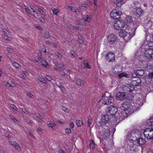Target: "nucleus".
<instances>
[{"mask_svg":"<svg viewBox=\"0 0 153 153\" xmlns=\"http://www.w3.org/2000/svg\"><path fill=\"white\" fill-rule=\"evenodd\" d=\"M109 120V117L108 115L104 114L102 115L101 121L99 122V126H102L104 128L107 127L105 125L108 123Z\"/></svg>","mask_w":153,"mask_h":153,"instance_id":"f257e3e1","label":"nucleus"},{"mask_svg":"<svg viewBox=\"0 0 153 153\" xmlns=\"http://www.w3.org/2000/svg\"><path fill=\"white\" fill-rule=\"evenodd\" d=\"M143 134L145 137L149 139H152L153 138V128H147L144 130Z\"/></svg>","mask_w":153,"mask_h":153,"instance_id":"f03ea898","label":"nucleus"},{"mask_svg":"<svg viewBox=\"0 0 153 153\" xmlns=\"http://www.w3.org/2000/svg\"><path fill=\"white\" fill-rule=\"evenodd\" d=\"M125 26V23L123 21H117L114 24V27L115 29L118 30H122Z\"/></svg>","mask_w":153,"mask_h":153,"instance_id":"7ed1b4c3","label":"nucleus"},{"mask_svg":"<svg viewBox=\"0 0 153 153\" xmlns=\"http://www.w3.org/2000/svg\"><path fill=\"white\" fill-rule=\"evenodd\" d=\"M121 14V11L115 9L112 10L110 15L111 18L114 20H117L120 18Z\"/></svg>","mask_w":153,"mask_h":153,"instance_id":"20e7f679","label":"nucleus"},{"mask_svg":"<svg viewBox=\"0 0 153 153\" xmlns=\"http://www.w3.org/2000/svg\"><path fill=\"white\" fill-rule=\"evenodd\" d=\"M117 109L116 107L114 106H111L108 107L106 111L107 113L110 115L114 116L116 113Z\"/></svg>","mask_w":153,"mask_h":153,"instance_id":"39448f33","label":"nucleus"},{"mask_svg":"<svg viewBox=\"0 0 153 153\" xmlns=\"http://www.w3.org/2000/svg\"><path fill=\"white\" fill-rule=\"evenodd\" d=\"M131 106L130 102H124L121 104L120 108L121 110L125 111L129 109Z\"/></svg>","mask_w":153,"mask_h":153,"instance_id":"423d86ee","label":"nucleus"},{"mask_svg":"<svg viewBox=\"0 0 153 153\" xmlns=\"http://www.w3.org/2000/svg\"><path fill=\"white\" fill-rule=\"evenodd\" d=\"M106 60L109 62H113L115 60V55L113 53L109 52L105 55Z\"/></svg>","mask_w":153,"mask_h":153,"instance_id":"0eeeda50","label":"nucleus"},{"mask_svg":"<svg viewBox=\"0 0 153 153\" xmlns=\"http://www.w3.org/2000/svg\"><path fill=\"white\" fill-rule=\"evenodd\" d=\"M26 11L28 13H30L31 15L33 16L35 18H37V17L38 16V15L36 11L30 7H27L25 8Z\"/></svg>","mask_w":153,"mask_h":153,"instance_id":"6e6552de","label":"nucleus"},{"mask_svg":"<svg viewBox=\"0 0 153 153\" xmlns=\"http://www.w3.org/2000/svg\"><path fill=\"white\" fill-rule=\"evenodd\" d=\"M119 35L120 36L123 38H125V39L128 40L130 39L131 38V37L130 36V34L129 33L125 30L120 31L119 32Z\"/></svg>","mask_w":153,"mask_h":153,"instance_id":"1a4fd4ad","label":"nucleus"},{"mask_svg":"<svg viewBox=\"0 0 153 153\" xmlns=\"http://www.w3.org/2000/svg\"><path fill=\"white\" fill-rule=\"evenodd\" d=\"M126 96L125 92H118L116 94V98L117 100H123L125 99Z\"/></svg>","mask_w":153,"mask_h":153,"instance_id":"9d476101","label":"nucleus"},{"mask_svg":"<svg viewBox=\"0 0 153 153\" xmlns=\"http://www.w3.org/2000/svg\"><path fill=\"white\" fill-rule=\"evenodd\" d=\"M141 81L140 78L134 77L131 82V84L133 86H139L141 85Z\"/></svg>","mask_w":153,"mask_h":153,"instance_id":"9b49d317","label":"nucleus"},{"mask_svg":"<svg viewBox=\"0 0 153 153\" xmlns=\"http://www.w3.org/2000/svg\"><path fill=\"white\" fill-rule=\"evenodd\" d=\"M134 73L136 75V76H132L134 77L136 76L138 77L142 76L145 77L146 76V74L145 73V72L143 70H135L134 71Z\"/></svg>","mask_w":153,"mask_h":153,"instance_id":"f8f14e48","label":"nucleus"},{"mask_svg":"<svg viewBox=\"0 0 153 153\" xmlns=\"http://www.w3.org/2000/svg\"><path fill=\"white\" fill-rule=\"evenodd\" d=\"M134 14L137 17H140L143 15L144 12L143 10L140 7L135 8L133 10Z\"/></svg>","mask_w":153,"mask_h":153,"instance_id":"ddd939ff","label":"nucleus"},{"mask_svg":"<svg viewBox=\"0 0 153 153\" xmlns=\"http://www.w3.org/2000/svg\"><path fill=\"white\" fill-rule=\"evenodd\" d=\"M117 39L116 36L113 34H111L107 37L108 42L111 44H114Z\"/></svg>","mask_w":153,"mask_h":153,"instance_id":"4468645a","label":"nucleus"},{"mask_svg":"<svg viewBox=\"0 0 153 153\" xmlns=\"http://www.w3.org/2000/svg\"><path fill=\"white\" fill-rule=\"evenodd\" d=\"M145 56L148 59H153V50H147L144 53Z\"/></svg>","mask_w":153,"mask_h":153,"instance_id":"2eb2a0df","label":"nucleus"},{"mask_svg":"<svg viewBox=\"0 0 153 153\" xmlns=\"http://www.w3.org/2000/svg\"><path fill=\"white\" fill-rule=\"evenodd\" d=\"M134 90V88L129 84L125 85L123 87V90L125 92L128 93L129 92L131 93Z\"/></svg>","mask_w":153,"mask_h":153,"instance_id":"dca6fc26","label":"nucleus"},{"mask_svg":"<svg viewBox=\"0 0 153 153\" xmlns=\"http://www.w3.org/2000/svg\"><path fill=\"white\" fill-rule=\"evenodd\" d=\"M107 127H105L104 128L105 130L104 131V132L102 131L101 133H101V135H102V138L103 139H106L110 135V131L108 129Z\"/></svg>","mask_w":153,"mask_h":153,"instance_id":"f3484780","label":"nucleus"},{"mask_svg":"<svg viewBox=\"0 0 153 153\" xmlns=\"http://www.w3.org/2000/svg\"><path fill=\"white\" fill-rule=\"evenodd\" d=\"M127 136L130 140L135 141L137 140V138L136 137L135 134L134 133H128Z\"/></svg>","mask_w":153,"mask_h":153,"instance_id":"a211bd4d","label":"nucleus"},{"mask_svg":"<svg viewBox=\"0 0 153 153\" xmlns=\"http://www.w3.org/2000/svg\"><path fill=\"white\" fill-rule=\"evenodd\" d=\"M14 83L11 79H9L6 84V86L8 89H10L11 88L14 87Z\"/></svg>","mask_w":153,"mask_h":153,"instance_id":"6ab92c4d","label":"nucleus"},{"mask_svg":"<svg viewBox=\"0 0 153 153\" xmlns=\"http://www.w3.org/2000/svg\"><path fill=\"white\" fill-rule=\"evenodd\" d=\"M114 98L112 96H111L109 97L108 98L106 101H104L103 103L104 105H108L112 103L114 101Z\"/></svg>","mask_w":153,"mask_h":153,"instance_id":"aec40b11","label":"nucleus"},{"mask_svg":"<svg viewBox=\"0 0 153 153\" xmlns=\"http://www.w3.org/2000/svg\"><path fill=\"white\" fill-rule=\"evenodd\" d=\"M114 3H115L117 7H120L123 3V0H114Z\"/></svg>","mask_w":153,"mask_h":153,"instance_id":"412c9836","label":"nucleus"},{"mask_svg":"<svg viewBox=\"0 0 153 153\" xmlns=\"http://www.w3.org/2000/svg\"><path fill=\"white\" fill-rule=\"evenodd\" d=\"M134 97V95L131 93H130V94L127 93L126 95L125 99H126L127 100L130 101L132 100Z\"/></svg>","mask_w":153,"mask_h":153,"instance_id":"4be33fe9","label":"nucleus"},{"mask_svg":"<svg viewBox=\"0 0 153 153\" xmlns=\"http://www.w3.org/2000/svg\"><path fill=\"white\" fill-rule=\"evenodd\" d=\"M125 21L127 23H128L129 24H130L133 22V19L131 16H128L126 18Z\"/></svg>","mask_w":153,"mask_h":153,"instance_id":"5701e85b","label":"nucleus"},{"mask_svg":"<svg viewBox=\"0 0 153 153\" xmlns=\"http://www.w3.org/2000/svg\"><path fill=\"white\" fill-rule=\"evenodd\" d=\"M76 83L78 86H80L82 87L83 86L84 83H82V80L81 79L79 78L76 79Z\"/></svg>","mask_w":153,"mask_h":153,"instance_id":"b1692460","label":"nucleus"},{"mask_svg":"<svg viewBox=\"0 0 153 153\" xmlns=\"http://www.w3.org/2000/svg\"><path fill=\"white\" fill-rule=\"evenodd\" d=\"M137 143H138L140 145H143L145 144L146 143V141L142 138H140L139 139H137Z\"/></svg>","mask_w":153,"mask_h":153,"instance_id":"393cba45","label":"nucleus"},{"mask_svg":"<svg viewBox=\"0 0 153 153\" xmlns=\"http://www.w3.org/2000/svg\"><path fill=\"white\" fill-rule=\"evenodd\" d=\"M118 76L120 79L124 76L127 78L129 77L128 76L127 74L126 73H120L118 75Z\"/></svg>","mask_w":153,"mask_h":153,"instance_id":"a878e982","label":"nucleus"},{"mask_svg":"<svg viewBox=\"0 0 153 153\" xmlns=\"http://www.w3.org/2000/svg\"><path fill=\"white\" fill-rule=\"evenodd\" d=\"M68 9H70L71 11H72L73 12H75L76 13H77V12L78 13H79V11H77L78 10L76 9L74 7H72V6H68L67 7Z\"/></svg>","mask_w":153,"mask_h":153,"instance_id":"bb28decb","label":"nucleus"},{"mask_svg":"<svg viewBox=\"0 0 153 153\" xmlns=\"http://www.w3.org/2000/svg\"><path fill=\"white\" fill-rule=\"evenodd\" d=\"M110 94L107 92H106L103 94L101 96V98L100 100H99V102L102 99V98L104 97V96L106 97H109L110 96Z\"/></svg>","mask_w":153,"mask_h":153,"instance_id":"cd10ccee","label":"nucleus"},{"mask_svg":"<svg viewBox=\"0 0 153 153\" xmlns=\"http://www.w3.org/2000/svg\"><path fill=\"white\" fill-rule=\"evenodd\" d=\"M83 19L84 22L87 21L89 22L91 20V18L89 17L88 15H86L85 16L84 18Z\"/></svg>","mask_w":153,"mask_h":153,"instance_id":"c85d7f7f","label":"nucleus"},{"mask_svg":"<svg viewBox=\"0 0 153 153\" xmlns=\"http://www.w3.org/2000/svg\"><path fill=\"white\" fill-rule=\"evenodd\" d=\"M48 126L52 128L53 129H55L56 128V125L54 123H50L48 124Z\"/></svg>","mask_w":153,"mask_h":153,"instance_id":"c756f323","label":"nucleus"},{"mask_svg":"<svg viewBox=\"0 0 153 153\" xmlns=\"http://www.w3.org/2000/svg\"><path fill=\"white\" fill-rule=\"evenodd\" d=\"M152 118V117H151L149 119L147 123L148 125H149V126L153 127V120L151 121Z\"/></svg>","mask_w":153,"mask_h":153,"instance_id":"7c9ffc66","label":"nucleus"},{"mask_svg":"<svg viewBox=\"0 0 153 153\" xmlns=\"http://www.w3.org/2000/svg\"><path fill=\"white\" fill-rule=\"evenodd\" d=\"M92 122V118L91 117L89 116L88 117V126H90Z\"/></svg>","mask_w":153,"mask_h":153,"instance_id":"2f4dec72","label":"nucleus"},{"mask_svg":"<svg viewBox=\"0 0 153 153\" xmlns=\"http://www.w3.org/2000/svg\"><path fill=\"white\" fill-rule=\"evenodd\" d=\"M134 27L135 28H137V27L139 26L140 23L139 21L138 20H136L134 23H133Z\"/></svg>","mask_w":153,"mask_h":153,"instance_id":"473e14b6","label":"nucleus"},{"mask_svg":"<svg viewBox=\"0 0 153 153\" xmlns=\"http://www.w3.org/2000/svg\"><path fill=\"white\" fill-rule=\"evenodd\" d=\"M52 10L53 12V14L56 16L58 15V13L59 11L58 9L53 8V9H52Z\"/></svg>","mask_w":153,"mask_h":153,"instance_id":"72a5a7b5","label":"nucleus"},{"mask_svg":"<svg viewBox=\"0 0 153 153\" xmlns=\"http://www.w3.org/2000/svg\"><path fill=\"white\" fill-rule=\"evenodd\" d=\"M35 115L37 117L38 119V120L39 122H41L42 121V119L40 117L41 116L39 114V113H36L35 114Z\"/></svg>","mask_w":153,"mask_h":153,"instance_id":"f704fd0d","label":"nucleus"},{"mask_svg":"<svg viewBox=\"0 0 153 153\" xmlns=\"http://www.w3.org/2000/svg\"><path fill=\"white\" fill-rule=\"evenodd\" d=\"M76 124L78 127H80L81 126L82 121L79 120H77L76 121Z\"/></svg>","mask_w":153,"mask_h":153,"instance_id":"c9c22d12","label":"nucleus"},{"mask_svg":"<svg viewBox=\"0 0 153 153\" xmlns=\"http://www.w3.org/2000/svg\"><path fill=\"white\" fill-rule=\"evenodd\" d=\"M36 9L39 12L41 13L44 16H45L46 15V14H45L43 13L44 12L40 8L38 7L37 8H36Z\"/></svg>","mask_w":153,"mask_h":153,"instance_id":"e433bc0d","label":"nucleus"},{"mask_svg":"<svg viewBox=\"0 0 153 153\" xmlns=\"http://www.w3.org/2000/svg\"><path fill=\"white\" fill-rule=\"evenodd\" d=\"M16 149L18 150L19 151H21V148L20 146H19V144L18 143L14 147Z\"/></svg>","mask_w":153,"mask_h":153,"instance_id":"4c0bfd02","label":"nucleus"},{"mask_svg":"<svg viewBox=\"0 0 153 153\" xmlns=\"http://www.w3.org/2000/svg\"><path fill=\"white\" fill-rule=\"evenodd\" d=\"M9 144L13 146L14 147L17 143L15 141H10L9 142Z\"/></svg>","mask_w":153,"mask_h":153,"instance_id":"58836bf2","label":"nucleus"},{"mask_svg":"<svg viewBox=\"0 0 153 153\" xmlns=\"http://www.w3.org/2000/svg\"><path fill=\"white\" fill-rule=\"evenodd\" d=\"M42 65L44 67H46L48 65L47 61H44L42 62Z\"/></svg>","mask_w":153,"mask_h":153,"instance_id":"ea45409f","label":"nucleus"},{"mask_svg":"<svg viewBox=\"0 0 153 153\" xmlns=\"http://www.w3.org/2000/svg\"><path fill=\"white\" fill-rule=\"evenodd\" d=\"M55 55L58 57L59 59H61L62 57V55L58 52L55 53Z\"/></svg>","mask_w":153,"mask_h":153,"instance_id":"a19ab883","label":"nucleus"},{"mask_svg":"<svg viewBox=\"0 0 153 153\" xmlns=\"http://www.w3.org/2000/svg\"><path fill=\"white\" fill-rule=\"evenodd\" d=\"M56 64L57 65V68H61L62 67H63L64 66V65L62 63H57Z\"/></svg>","mask_w":153,"mask_h":153,"instance_id":"79ce46f5","label":"nucleus"},{"mask_svg":"<svg viewBox=\"0 0 153 153\" xmlns=\"http://www.w3.org/2000/svg\"><path fill=\"white\" fill-rule=\"evenodd\" d=\"M65 132L66 133H70L71 132V130L69 128H67L65 130Z\"/></svg>","mask_w":153,"mask_h":153,"instance_id":"37998d69","label":"nucleus"},{"mask_svg":"<svg viewBox=\"0 0 153 153\" xmlns=\"http://www.w3.org/2000/svg\"><path fill=\"white\" fill-rule=\"evenodd\" d=\"M39 20L40 21L43 23H45V19L43 17H41L39 18Z\"/></svg>","mask_w":153,"mask_h":153,"instance_id":"c03bdc74","label":"nucleus"},{"mask_svg":"<svg viewBox=\"0 0 153 153\" xmlns=\"http://www.w3.org/2000/svg\"><path fill=\"white\" fill-rule=\"evenodd\" d=\"M13 65L16 68H19L20 67L19 65L16 62L13 63Z\"/></svg>","mask_w":153,"mask_h":153,"instance_id":"a18cd8bd","label":"nucleus"},{"mask_svg":"<svg viewBox=\"0 0 153 153\" xmlns=\"http://www.w3.org/2000/svg\"><path fill=\"white\" fill-rule=\"evenodd\" d=\"M10 117L14 121L16 122L17 121V120L12 115L10 116Z\"/></svg>","mask_w":153,"mask_h":153,"instance_id":"49530a36","label":"nucleus"},{"mask_svg":"<svg viewBox=\"0 0 153 153\" xmlns=\"http://www.w3.org/2000/svg\"><path fill=\"white\" fill-rule=\"evenodd\" d=\"M84 65L85 66V67H86L87 68L90 69L91 68L90 65L87 63H84Z\"/></svg>","mask_w":153,"mask_h":153,"instance_id":"de8ad7c7","label":"nucleus"},{"mask_svg":"<svg viewBox=\"0 0 153 153\" xmlns=\"http://www.w3.org/2000/svg\"><path fill=\"white\" fill-rule=\"evenodd\" d=\"M50 36V35L48 32L45 33V36L46 38H49Z\"/></svg>","mask_w":153,"mask_h":153,"instance_id":"09e8293b","label":"nucleus"},{"mask_svg":"<svg viewBox=\"0 0 153 153\" xmlns=\"http://www.w3.org/2000/svg\"><path fill=\"white\" fill-rule=\"evenodd\" d=\"M77 41L79 44H82L83 42V40L82 39H80V38L78 39Z\"/></svg>","mask_w":153,"mask_h":153,"instance_id":"8fccbe9b","label":"nucleus"},{"mask_svg":"<svg viewBox=\"0 0 153 153\" xmlns=\"http://www.w3.org/2000/svg\"><path fill=\"white\" fill-rule=\"evenodd\" d=\"M45 79L49 81H51L52 79L51 77L48 76H46L45 77Z\"/></svg>","mask_w":153,"mask_h":153,"instance_id":"3c124183","label":"nucleus"},{"mask_svg":"<svg viewBox=\"0 0 153 153\" xmlns=\"http://www.w3.org/2000/svg\"><path fill=\"white\" fill-rule=\"evenodd\" d=\"M10 107L13 108V109L17 110V108L13 104H11Z\"/></svg>","mask_w":153,"mask_h":153,"instance_id":"603ef678","label":"nucleus"},{"mask_svg":"<svg viewBox=\"0 0 153 153\" xmlns=\"http://www.w3.org/2000/svg\"><path fill=\"white\" fill-rule=\"evenodd\" d=\"M6 50L9 51V53H11L12 52L13 50L11 49V48L9 47H7L6 48Z\"/></svg>","mask_w":153,"mask_h":153,"instance_id":"864d4df0","label":"nucleus"},{"mask_svg":"<svg viewBox=\"0 0 153 153\" xmlns=\"http://www.w3.org/2000/svg\"><path fill=\"white\" fill-rule=\"evenodd\" d=\"M69 27L70 29H74L75 28H76V27L75 26H73L71 25H70L69 26Z\"/></svg>","mask_w":153,"mask_h":153,"instance_id":"5fc2aeb1","label":"nucleus"},{"mask_svg":"<svg viewBox=\"0 0 153 153\" xmlns=\"http://www.w3.org/2000/svg\"><path fill=\"white\" fill-rule=\"evenodd\" d=\"M27 95L30 98H32L33 96V95L30 93H27Z\"/></svg>","mask_w":153,"mask_h":153,"instance_id":"6e6d98bb","label":"nucleus"},{"mask_svg":"<svg viewBox=\"0 0 153 153\" xmlns=\"http://www.w3.org/2000/svg\"><path fill=\"white\" fill-rule=\"evenodd\" d=\"M74 127V124L73 123H71L70 124V127L71 128H73Z\"/></svg>","mask_w":153,"mask_h":153,"instance_id":"4d7b16f0","label":"nucleus"},{"mask_svg":"<svg viewBox=\"0 0 153 153\" xmlns=\"http://www.w3.org/2000/svg\"><path fill=\"white\" fill-rule=\"evenodd\" d=\"M22 111L25 114H27L28 113V112L25 109H22Z\"/></svg>","mask_w":153,"mask_h":153,"instance_id":"13d9d810","label":"nucleus"},{"mask_svg":"<svg viewBox=\"0 0 153 153\" xmlns=\"http://www.w3.org/2000/svg\"><path fill=\"white\" fill-rule=\"evenodd\" d=\"M3 38L7 40H9L8 39V36L7 35H5L4 36Z\"/></svg>","mask_w":153,"mask_h":153,"instance_id":"bf43d9fd","label":"nucleus"},{"mask_svg":"<svg viewBox=\"0 0 153 153\" xmlns=\"http://www.w3.org/2000/svg\"><path fill=\"white\" fill-rule=\"evenodd\" d=\"M70 53H71V55H72L74 56H75L76 53L74 51H71L70 52Z\"/></svg>","mask_w":153,"mask_h":153,"instance_id":"052dcab7","label":"nucleus"},{"mask_svg":"<svg viewBox=\"0 0 153 153\" xmlns=\"http://www.w3.org/2000/svg\"><path fill=\"white\" fill-rule=\"evenodd\" d=\"M129 148H130V150L131 151H132L133 152H135V150L133 147H132L131 146H130Z\"/></svg>","mask_w":153,"mask_h":153,"instance_id":"680f3d73","label":"nucleus"},{"mask_svg":"<svg viewBox=\"0 0 153 153\" xmlns=\"http://www.w3.org/2000/svg\"><path fill=\"white\" fill-rule=\"evenodd\" d=\"M59 87L60 88V89H61V90L63 92L64 90H65V88L62 86H59Z\"/></svg>","mask_w":153,"mask_h":153,"instance_id":"e2e57ef3","label":"nucleus"},{"mask_svg":"<svg viewBox=\"0 0 153 153\" xmlns=\"http://www.w3.org/2000/svg\"><path fill=\"white\" fill-rule=\"evenodd\" d=\"M82 6L83 7L87 8L88 7V5L87 4H82Z\"/></svg>","mask_w":153,"mask_h":153,"instance_id":"0e129e2a","label":"nucleus"},{"mask_svg":"<svg viewBox=\"0 0 153 153\" xmlns=\"http://www.w3.org/2000/svg\"><path fill=\"white\" fill-rule=\"evenodd\" d=\"M149 48L147 50H153V46H152V45H149Z\"/></svg>","mask_w":153,"mask_h":153,"instance_id":"69168bd1","label":"nucleus"},{"mask_svg":"<svg viewBox=\"0 0 153 153\" xmlns=\"http://www.w3.org/2000/svg\"><path fill=\"white\" fill-rule=\"evenodd\" d=\"M62 110L65 111V112H68V109H67L66 108H65V107H63L62 108Z\"/></svg>","mask_w":153,"mask_h":153,"instance_id":"338daca9","label":"nucleus"},{"mask_svg":"<svg viewBox=\"0 0 153 153\" xmlns=\"http://www.w3.org/2000/svg\"><path fill=\"white\" fill-rule=\"evenodd\" d=\"M2 30L5 33L7 34V31L6 30L4 29H2Z\"/></svg>","mask_w":153,"mask_h":153,"instance_id":"774afa93","label":"nucleus"}]
</instances>
